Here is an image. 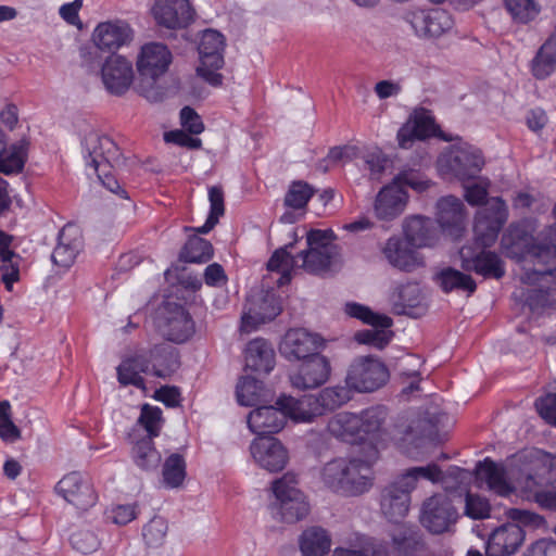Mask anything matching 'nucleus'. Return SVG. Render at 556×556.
<instances>
[{
    "instance_id": "obj_13",
    "label": "nucleus",
    "mask_w": 556,
    "mask_h": 556,
    "mask_svg": "<svg viewBox=\"0 0 556 556\" xmlns=\"http://www.w3.org/2000/svg\"><path fill=\"white\" fill-rule=\"evenodd\" d=\"M364 454L359 457L346 459L348 469L344 470L343 494L359 495L371 485L370 467L379 457L376 445L364 444Z\"/></svg>"
},
{
    "instance_id": "obj_61",
    "label": "nucleus",
    "mask_w": 556,
    "mask_h": 556,
    "mask_svg": "<svg viewBox=\"0 0 556 556\" xmlns=\"http://www.w3.org/2000/svg\"><path fill=\"white\" fill-rule=\"evenodd\" d=\"M388 164V159L381 152H371L364 157V168L369 172L370 179L380 180Z\"/></svg>"
},
{
    "instance_id": "obj_29",
    "label": "nucleus",
    "mask_w": 556,
    "mask_h": 556,
    "mask_svg": "<svg viewBox=\"0 0 556 556\" xmlns=\"http://www.w3.org/2000/svg\"><path fill=\"white\" fill-rule=\"evenodd\" d=\"M140 354H147L150 361V369L148 375L159 378H167L174 374L179 367V358L175 349L168 344H157Z\"/></svg>"
},
{
    "instance_id": "obj_50",
    "label": "nucleus",
    "mask_w": 556,
    "mask_h": 556,
    "mask_svg": "<svg viewBox=\"0 0 556 556\" xmlns=\"http://www.w3.org/2000/svg\"><path fill=\"white\" fill-rule=\"evenodd\" d=\"M326 341L319 334L315 333V387L328 382L332 372L330 357L320 353Z\"/></svg>"
},
{
    "instance_id": "obj_6",
    "label": "nucleus",
    "mask_w": 556,
    "mask_h": 556,
    "mask_svg": "<svg viewBox=\"0 0 556 556\" xmlns=\"http://www.w3.org/2000/svg\"><path fill=\"white\" fill-rule=\"evenodd\" d=\"M388 409L383 405L367 407L358 413L362 443L370 441L384 443L388 441L405 440L412 432L409 426L404 424H390Z\"/></svg>"
},
{
    "instance_id": "obj_9",
    "label": "nucleus",
    "mask_w": 556,
    "mask_h": 556,
    "mask_svg": "<svg viewBox=\"0 0 556 556\" xmlns=\"http://www.w3.org/2000/svg\"><path fill=\"white\" fill-rule=\"evenodd\" d=\"M225 37L215 29H205L200 38L198 51L200 65L197 73L210 85L217 87L223 83L218 71L224 65Z\"/></svg>"
},
{
    "instance_id": "obj_15",
    "label": "nucleus",
    "mask_w": 556,
    "mask_h": 556,
    "mask_svg": "<svg viewBox=\"0 0 556 556\" xmlns=\"http://www.w3.org/2000/svg\"><path fill=\"white\" fill-rule=\"evenodd\" d=\"M439 162L443 170L459 180L476 178L484 165L481 152L472 147L455 148L442 156Z\"/></svg>"
},
{
    "instance_id": "obj_38",
    "label": "nucleus",
    "mask_w": 556,
    "mask_h": 556,
    "mask_svg": "<svg viewBox=\"0 0 556 556\" xmlns=\"http://www.w3.org/2000/svg\"><path fill=\"white\" fill-rule=\"evenodd\" d=\"M194 325L189 313L180 305H176L166 317L165 334L169 341L182 343L193 333Z\"/></svg>"
},
{
    "instance_id": "obj_5",
    "label": "nucleus",
    "mask_w": 556,
    "mask_h": 556,
    "mask_svg": "<svg viewBox=\"0 0 556 556\" xmlns=\"http://www.w3.org/2000/svg\"><path fill=\"white\" fill-rule=\"evenodd\" d=\"M281 355L288 361H302L305 371L291 375L290 380L294 389L311 391L313 376L309 365L313 357V334L304 328L289 329L279 344Z\"/></svg>"
},
{
    "instance_id": "obj_56",
    "label": "nucleus",
    "mask_w": 556,
    "mask_h": 556,
    "mask_svg": "<svg viewBox=\"0 0 556 556\" xmlns=\"http://www.w3.org/2000/svg\"><path fill=\"white\" fill-rule=\"evenodd\" d=\"M392 182H396L400 188L409 187L416 192H425L431 186L432 181L417 170H403L397 174Z\"/></svg>"
},
{
    "instance_id": "obj_12",
    "label": "nucleus",
    "mask_w": 556,
    "mask_h": 556,
    "mask_svg": "<svg viewBox=\"0 0 556 556\" xmlns=\"http://www.w3.org/2000/svg\"><path fill=\"white\" fill-rule=\"evenodd\" d=\"M458 514L452 501L444 494H434L421 506L419 520L430 533L448 532L456 523Z\"/></svg>"
},
{
    "instance_id": "obj_23",
    "label": "nucleus",
    "mask_w": 556,
    "mask_h": 556,
    "mask_svg": "<svg viewBox=\"0 0 556 556\" xmlns=\"http://www.w3.org/2000/svg\"><path fill=\"white\" fill-rule=\"evenodd\" d=\"M381 252L392 267L402 271L409 273L424 266L422 257L404 238L397 236L390 237L386 241Z\"/></svg>"
},
{
    "instance_id": "obj_49",
    "label": "nucleus",
    "mask_w": 556,
    "mask_h": 556,
    "mask_svg": "<svg viewBox=\"0 0 556 556\" xmlns=\"http://www.w3.org/2000/svg\"><path fill=\"white\" fill-rule=\"evenodd\" d=\"M263 384L252 377L242 378L237 384V400L242 406H254L261 401Z\"/></svg>"
},
{
    "instance_id": "obj_27",
    "label": "nucleus",
    "mask_w": 556,
    "mask_h": 556,
    "mask_svg": "<svg viewBox=\"0 0 556 556\" xmlns=\"http://www.w3.org/2000/svg\"><path fill=\"white\" fill-rule=\"evenodd\" d=\"M410 24L419 36L438 38L453 27V18L443 9L419 10L412 13Z\"/></svg>"
},
{
    "instance_id": "obj_37",
    "label": "nucleus",
    "mask_w": 556,
    "mask_h": 556,
    "mask_svg": "<svg viewBox=\"0 0 556 556\" xmlns=\"http://www.w3.org/2000/svg\"><path fill=\"white\" fill-rule=\"evenodd\" d=\"M150 369V361L147 354L138 353L136 356L125 359L117 367V379L123 386H135L144 389V379L141 372L147 374Z\"/></svg>"
},
{
    "instance_id": "obj_10",
    "label": "nucleus",
    "mask_w": 556,
    "mask_h": 556,
    "mask_svg": "<svg viewBox=\"0 0 556 556\" xmlns=\"http://www.w3.org/2000/svg\"><path fill=\"white\" fill-rule=\"evenodd\" d=\"M281 313V302L273 287L251 293L247 298L241 316L240 330L255 331L261 325L275 319Z\"/></svg>"
},
{
    "instance_id": "obj_64",
    "label": "nucleus",
    "mask_w": 556,
    "mask_h": 556,
    "mask_svg": "<svg viewBox=\"0 0 556 556\" xmlns=\"http://www.w3.org/2000/svg\"><path fill=\"white\" fill-rule=\"evenodd\" d=\"M137 517L136 505L125 504L117 505L110 509L108 518L114 523L125 526Z\"/></svg>"
},
{
    "instance_id": "obj_34",
    "label": "nucleus",
    "mask_w": 556,
    "mask_h": 556,
    "mask_svg": "<svg viewBox=\"0 0 556 556\" xmlns=\"http://www.w3.org/2000/svg\"><path fill=\"white\" fill-rule=\"evenodd\" d=\"M358 413L341 412L328 421V431L337 439L351 444L362 443Z\"/></svg>"
},
{
    "instance_id": "obj_63",
    "label": "nucleus",
    "mask_w": 556,
    "mask_h": 556,
    "mask_svg": "<svg viewBox=\"0 0 556 556\" xmlns=\"http://www.w3.org/2000/svg\"><path fill=\"white\" fill-rule=\"evenodd\" d=\"M180 123L181 126L192 135H199L204 130L200 115L190 106L181 109Z\"/></svg>"
},
{
    "instance_id": "obj_33",
    "label": "nucleus",
    "mask_w": 556,
    "mask_h": 556,
    "mask_svg": "<svg viewBox=\"0 0 556 556\" xmlns=\"http://www.w3.org/2000/svg\"><path fill=\"white\" fill-rule=\"evenodd\" d=\"M391 542L394 551L403 556H414L426 547L418 527L407 523L401 525L391 533Z\"/></svg>"
},
{
    "instance_id": "obj_48",
    "label": "nucleus",
    "mask_w": 556,
    "mask_h": 556,
    "mask_svg": "<svg viewBox=\"0 0 556 556\" xmlns=\"http://www.w3.org/2000/svg\"><path fill=\"white\" fill-rule=\"evenodd\" d=\"M26 149L24 143L14 144L9 151L0 154V172L5 175L20 173L25 163Z\"/></svg>"
},
{
    "instance_id": "obj_35",
    "label": "nucleus",
    "mask_w": 556,
    "mask_h": 556,
    "mask_svg": "<svg viewBox=\"0 0 556 556\" xmlns=\"http://www.w3.org/2000/svg\"><path fill=\"white\" fill-rule=\"evenodd\" d=\"M139 429H134L131 447V459L135 465L144 471H154L159 468L162 456L161 453L155 448L153 439L141 438L136 439V433Z\"/></svg>"
},
{
    "instance_id": "obj_36",
    "label": "nucleus",
    "mask_w": 556,
    "mask_h": 556,
    "mask_svg": "<svg viewBox=\"0 0 556 556\" xmlns=\"http://www.w3.org/2000/svg\"><path fill=\"white\" fill-rule=\"evenodd\" d=\"M352 400V390L345 386L325 387L315 394V416L334 412Z\"/></svg>"
},
{
    "instance_id": "obj_3",
    "label": "nucleus",
    "mask_w": 556,
    "mask_h": 556,
    "mask_svg": "<svg viewBox=\"0 0 556 556\" xmlns=\"http://www.w3.org/2000/svg\"><path fill=\"white\" fill-rule=\"evenodd\" d=\"M299 422L313 420V401L311 394L302 399L282 395L276 406H260L248 416V427L258 437L270 435L283 429L287 418Z\"/></svg>"
},
{
    "instance_id": "obj_30",
    "label": "nucleus",
    "mask_w": 556,
    "mask_h": 556,
    "mask_svg": "<svg viewBox=\"0 0 556 556\" xmlns=\"http://www.w3.org/2000/svg\"><path fill=\"white\" fill-rule=\"evenodd\" d=\"M410 504V495L403 492L397 484H388L381 491L380 509L381 513L390 521H399L403 519L408 510Z\"/></svg>"
},
{
    "instance_id": "obj_19",
    "label": "nucleus",
    "mask_w": 556,
    "mask_h": 556,
    "mask_svg": "<svg viewBox=\"0 0 556 556\" xmlns=\"http://www.w3.org/2000/svg\"><path fill=\"white\" fill-rule=\"evenodd\" d=\"M134 31L129 24L122 20L99 23L92 31V42L103 52H114L131 42Z\"/></svg>"
},
{
    "instance_id": "obj_60",
    "label": "nucleus",
    "mask_w": 556,
    "mask_h": 556,
    "mask_svg": "<svg viewBox=\"0 0 556 556\" xmlns=\"http://www.w3.org/2000/svg\"><path fill=\"white\" fill-rule=\"evenodd\" d=\"M465 513L472 519L486 518L490 515V504L485 498L468 492L466 494Z\"/></svg>"
},
{
    "instance_id": "obj_24",
    "label": "nucleus",
    "mask_w": 556,
    "mask_h": 556,
    "mask_svg": "<svg viewBox=\"0 0 556 556\" xmlns=\"http://www.w3.org/2000/svg\"><path fill=\"white\" fill-rule=\"evenodd\" d=\"M331 229H315V275H327L340 266V249Z\"/></svg>"
},
{
    "instance_id": "obj_1",
    "label": "nucleus",
    "mask_w": 556,
    "mask_h": 556,
    "mask_svg": "<svg viewBox=\"0 0 556 556\" xmlns=\"http://www.w3.org/2000/svg\"><path fill=\"white\" fill-rule=\"evenodd\" d=\"M508 218L505 202L495 197L488 206L478 210L473 224V245H464L459 250L460 266L465 271H473L484 279H501L505 276V263L501 256L486 250L492 247Z\"/></svg>"
},
{
    "instance_id": "obj_21",
    "label": "nucleus",
    "mask_w": 556,
    "mask_h": 556,
    "mask_svg": "<svg viewBox=\"0 0 556 556\" xmlns=\"http://www.w3.org/2000/svg\"><path fill=\"white\" fill-rule=\"evenodd\" d=\"M437 222L446 235L460 238L466 229L464 203L453 195L441 198L437 203Z\"/></svg>"
},
{
    "instance_id": "obj_52",
    "label": "nucleus",
    "mask_w": 556,
    "mask_h": 556,
    "mask_svg": "<svg viewBox=\"0 0 556 556\" xmlns=\"http://www.w3.org/2000/svg\"><path fill=\"white\" fill-rule=\"evenodd\" d=\"M505 7L514 21L526 24L539 13L535 0H505Z\"/></svg>"
},
{
    "instance_id": "obj_46",
    "label": "nucleus",
    "mask_w": 556,
    "mask_h": 556,
    "mask_svg": "<svg viewBox=\"0 0 556 556\" xmlns=\"http://www.w3.org/2000/svg\"><path fill=\"white\" fill-rule=\"evenodd\" d=\"M162 425V409L157 406H151L149 404L142 405L137 427L142 428L147 432L144 438L154 439L159 437Z\"/></svg>"
},
{
    "instance_id": "obj_18",
    "label": "nucleus",
    "mask_w": 556,
    "mask_h": 556,
    "mask_svg": "<svg viewBox=\"0 0 556 556\" xmlns=\"http://www.w3.org/2000/svg\"><path fill=\"white\" fill-rule=\"evenodd\" d=\"M55 491L65 501L80 509H87L97 502V495L89 479L78 471L65 475L56 483Z\"/></svg>"
},
{
    "instance_id": "obj_41",
    "label": "nucleus",
    "mask_w": 556,
    "mask_h": 556,
    "mask_svg": "<svg viewBox=\"0 0 556 556\" xmlns=\"http://www.w3.org/2000/svg\"><path fill=\"white\" fill-rule=\"evenodd\" d=\"M13 237L0 229V260L3 265L2 281L8 290H11L12 285L20 278L18 265L13 263V258L18 257L11 249Z\"/></svg>"
},
{
    "instance_id": "obj_53",
    "label": "nucleus",
    "mask_w": 556,
    "mask_h": 556,
    "mask_svg": "<svg viewBox=\"0 0 556 556\" xmlns=\"http://www.w3.org/2000/svg\"><path fill=\"white\" fill-rule=\"evenodd\" d=\"M21 437V430L12 421L10 402H0V439L5 443H14Z\"/></svg>"
},
{
    "instance_id": "obj_4",
    "label": "nucleus",
    "mask_w": 556,
    "mask_h": 556,
    "mask_svg": "<svg viewBox=\"0 0 556 556\" xmlns=\"http://www.w3.org/2000/svg\"><path fill=\"white\" fill-rule=\"evenodd\" d=\"M300 477L294 471H287L271 482V491L276 498L273 505L280 520L294 523L305 518L311 511L307 497L300 490Z\"/></svg>"
},
{
    "instance_id": "obj_40",
    "label": "nucleus",
    "mask_w": 556,
    "mask_h": 556,
    "mask_svg": "<svg viewBox=\"0 0 556 556\" xmlns=\"http://www.w3.org/2000/svg\"><path fill=\"white\" fill-rule=\"evenodd\" d=\"M404 239L415 249L431 245L433 242L430 222L420 216H413L405 220Z\"/></svg>"
},
{
    "instance_id": "obj_57",
    "label": "nucleus",
    "mask_w": 556,
    "mask_h": 556,
    "mask_svg": "<svg viewBox=\"0 0 556 556\" xmlns=\"http://www.w3.org/2000/svg\"><path fill=\"white\" fill-rule=\"evenodd\" d=\"M387 328L375 327V329H365L355 332L354 339L361 344H367L376 349L382 350L386 348L392 337Z\"/></svg>"
},
{
    "instance_id": "obj_26",
    "label": "nucleus",
    "mask_w": 556,
    "mask_h": 556,
    "mask_svg": "<svg viewBox=\"0 0 556 556\" xmlns=\"http://www.w3.org/2000/svg\"><path fill=\"white\" fill-rule=\"evenodd\" d=\"M407 202V192L391 181L376 195L375 215L380 220H393L404 213Z\"/></svg>"
},
{
    "instance_id": "obj_28",
    "label": "nucleus",
    "mask_w": 556,
    "mask_h": 556,
    "mask_svg": "<svg viewBox=\"0 0 556 556\" xmlns=\"http://www.w3.org/2000/svg\"><path fill=\"white\" fill-rule=\"evenodd\" d=\"M541 470L546 475V483L544 489L543 482L538 480L541 475H528L525 480V489L534 494L535 502L543 508L556 510V463L549 468L542 466Z\"/></svg>"
},
{
    "instance_id": "obj_47",
    "label": "nucleus",
    "mask_w": 556,
    "mask_h": 556,
    "mask_svg": "<svg viewBox=\"0 0 556 556\" xmlns=\"http://www.w3.org/2000/svg\"><path fill=\"white\" fill-rule=\"evenodd\" d=\"M348 469V463L344 458L333 459L324 467L321 480L326 486L334 492L343 494L344 470Z\"/></svg>"
},
{
    "instance_id": "obj_16",
    "label": "nucleus",
    "mask_w": 556,
    "mask_h": 556,
    "mask_svg": "<svg viewBox=\"0 0 556 556\" xmlns=\"http://www.w3.org/2000/svg\"><path fill=\"white\" fill-rule=\"evenodd\" d=\"M156 24L167 29L187 28L194 20L189 0H156L152 7Z\"/></svg>"
},
{
    "instance_id": "obj_32",
    "label": "nucleus",
    "mask_w": 556,
    "mask_h": 556,
    "mask_svg": "<svg viewBox=\"0 0 556 556\" xmlns=\"http://www.w3.org/2000/svg\"><path fill=\"white\" fill-rule=\"evenodd\" d=\"M245 366L252 371L270 372L275 366L273 346L262 338L250 341L245 349Z\"/></svg>"
},
{
    "instance_id": "obj_42",
    "label": "nucleus",
    "mask_w": 556,
    "mask_h": 556,
    "mask_svg": "<svg viewBox=\"0 0 556 556\" xmlns=\"http://www.w3.org/2000/svg\"><path fill=\"white\" fill-rule=\"evenodd\" d=\"M187 476L186 462L182 455L173 453L166 457L162 467L161 483L165 489H177L182 485Z\"/></svg>"
},
{
    "instance_id": "obj_8",
    "label": "nucleus",
    "mask_w": 556,
    "mask_h": 556,
    "mask_svg": "<svg viewBox=\"0 0 556 556\" xmlns=\"http://www.w3.org/2000/svg\"><path fill=\"white\" fill-rule=\"evenodd\" d=\"M389 380L387 366L377 357L358 356L349 365L345 384L355 392L370 393Z\"/></svg>"
},
{
    "instance_id": "obj_55",
    "label": "nucleus",
    "mask_w": 556,
    "mask_h": 556,
    "mask_svg": "<svg viewBox=\"0 0 556 556\" xmlns=\"http://www.w3.org/2000/svg\"><path fill=\"white\" fill-rule=\"evenodd\" d=\"M167 530L166 520L154 517L143 527L142 535L149 546L159 547L164 543Z\"/></svg>"
},
{
    "instance_id": "obj_62",
    "label": "nucleus",
    "mask_w": 556,
    "mask_h": 556,
    "mask_svg": "<svg viewBox=\"0 0 556 556\" xmlns=\"http://www.w3.org/2000/svg\"><path fill=\"white\" fill-rule=\"evenodd\" d=\"M539 415L549 425L556 427V393H549L535 401Z\"/></svg>"
},
{
    "instance_id": "obj_51",
    "label": "nucleus",
    "mask_w": 556,
    "mask_h": 556,
    "mask_svg": "<svg viewBox=\"0 0 556 556\" xmlns=\"http://www.w3.org/2000/svg\"><path fill=\"white\" fill-rule=\"evenodd\" d=\"M402 313L414 316L413 309H420L424 300L421 289L416 282H408L399 289Z\"/></svg>"
},
{
    "instance_id": "obj_25",
    "label": "nucleus",
    "mask_w": 556,
    "mask_h": 556,
    "mask_svg": "<svg viewBox=\"0 0 556 556\" xmlns=\"http://www.w3.org/2000/svg\"><path fill=\"white\" fill-rule=\"evenodd\" d=\"M83 247L84 240L80 228L74 224H66L59 232L58 244L51 255L52 262L67 269L75 263Z\"/></svg>"
},
{
    "instance_id": "obj_45",
    "label": "nucleus",
    "mask_w": 556,
    "mask_h": 556,
    "mask_svg": "<svg viewBox=\"0 0 556 556\" xmlns=\"http://www.w3.org/2000/svg\"><path fill=\"white\" fill-rule=\"evenodd\" d=\"M212 256V244L200 237L190 238L180 253V258L187 263H206Z\"/></svg>"
},
{
    "instance_id": "obj_22",
    "label": "nucleus",
    "mask_w": 556,
    "mask_h": 556,
    "mask_svg": "<svg viewBox=\"0 0 556 556\" xmlns=\"http://www.w3.org/2000/svg\"><path fill=\"white\" fill-rule=\"evenodd\" d=\"M526 532L520 525L506 522L495 528L486 542L489 556H510L522 545Z\"/></svg>"
},
{
    "instance_id": "obj_20",
    "label": "nucleus",
    "mask_w": 556,
    "mask_h": 556,
    "mask_svg": "<svg viewBox=\"0 0 556 556\" xmlns=\"http://www.w3.org/2000/svg\"><path fill=\"white\" fill-rule=\"evenodd\" d=\"M172 63V53L166 45L149 42L141 47L137 58V70L144 78L157 79Z\"/></svg>"
},
{
    "instance_id": "obj_11",
    "label": "nucleus",
    "mask_w": 556,
    "mask_h": 556,
    "mask_svg": "<svg viewBox=\"0 0 556 556\" xmlns=\"http://www.w3.org/2000/svg\"><path fill=\"white\" fill-rule=\"evenodd\" d=\"M86 166L92 172L115 168L124 164L122 152L109 136L91 132L83 141Z\"/></svg>"
},
{
    "instance_id": "obj_14",
    "label": "nucleus",
    "mask_w": 556,
    "mask_h": 556,
    "mask_svg": "<svg viewBox=\"0 0 556 556\" xmlns=\"http://www.w3.org/2000/svg\"><path fill=\"white\" fill-rule=\"evenodd\" d=\"M104 89L112 96L122 97L131 87L135 72L131 61L119 54H112L103 62L100 71Z\"/></svg>"
},
{
    "instance_id": "obj_59",
    "label": "nucleus",
    "mask_w": 556,
    "mask_h": 556,
    "mask_svg": "<svg viewBox=\"0 0 556 556\" xmlns=\"http://www.w3.org/2000/svg\"><path fill=\"white\" fill-rule=\"evenodd\" d=\"M71 544L74 549L83 554H90L98 549L100 542L93 532L78 530L71 535Z\"/></svg>"
},
{
    "instance_id": "obj_39",
    "label": "nucleus",
    "mask_w": 556,
    "mask_h": 556,
    "mask_svg": "<svg viewBox=\"0 0 556 556\" xmlns=\"http://www.w3.org/2000/svg\"><path fill=\"white\" fill-rule=\"evenodd\" d=\"M434 280L445 293L452 291H464L470 295L477 289V283L470 275L452 267H446L440 270L435 275Z\"/></svg>"
},
{
    "instance_id": "obj_2",
    "label": "nucleus",
    "mask_w": 556,
    "mask_h": 556,
    "mask_svg": "<svg viewBox=\"0 0 556 556\" xmlns=\"http://www.w3.org/2000/svg\"><path fill=\"white\" fill-rule=\"evenodd\" d=\"M536 223L521 219L511 223L501 239V248L509 258L520 261L527 255L533 258L531 275L548 283V290L556 293V224L541 231L536 237Z\"/></svg>"
},
{
    "instance_id": "obj_44",
    "label": "nucleus",
    "mask_w": 556,
    "mask_h": 556,
    "mask_svg": "<svg viewBox=\"0 0 556 556\" xmlns=\"http://www.w3.org/2000/svg\"><path fill=\"white\" fill-rule=\"evenodd\" d=\"M344 313L372 327L389 328L392 326V319L389 316L377 314L368 306L356 302H348L344 305Z\"/></svg>"
},
{
    "instance_id": "obj_31",
    "label": "nucleus",
    "mask_w": 556,
    "mask_h": 556,
    "mask_svg": "<svg viewBox=\"0 0 556 556\" xmlns=\"http://www.w3.org/2000/svg\"><path fill=\"white\" fill-rule=\"evenodd\" d=\"M476 477L484 481L488 488L498 495L506 496L514 491L513 485L507 481L505 467L490 458L477 464Z\"/></svg>"
},
{
    "instance_id": "obj_54",
    "label": "nucleus",
    "mask_w": 556,
    "mask_h": 556,
    "mask_svg": "<svg viewBox=\"0 0 556 556\" xmlns=\"http://www.w3.org/2000/svg\"><path fill=\"white\" fill-rule=\"evenodd\" d=\"M312 195L313 189L309 185L294 181L286 193L285 204L293 210H301L306 206Z\"/></svg>"
},
{
    "instance_id": "obj_17",
    "label": "nucleus",
    "mask_w": 556,
    "mask_h": 556,
    "mask_svg": "<svg viewBox=\"0 0 556 556\" xmlns=\"http://www.w3.org/2000/svg\"><path fill=\"white\" fill-rule=\"evenodd\" d=\"M250 451L255 463L269 472L282 470L289 460L287 448L282 443L271 437H257L250 445Z\"/></svg>"
},
{
    "instance_id": "obj_43",
    "label": "nucleus",
    "mask_w": 556,
    "mask_h": 556,
    "mask_svg": "<svg viewBox=\"0 0 556 556\" xmlns=\"http://www.w3.org/2000/svg\"><path fill=\"white\" fill-rule=\"evenodd\" d=\"M532 73L535 78L544 79L548 77L556 68V45L555 42L545 41L534 59L532 60Z\"/></svg>"
},
{
    "instance_id": "obj_58",
    "label": "nucleus",
    "mask_w": 556,
    "mask_h": 556,
    "mask_svg": "<svg viewBox=\"0 0 556 556\" xmlns=\"http://www.w3.org/2000/svg\"><path fill=\"white\" fill-rule=\"evenodd\" d=\"M506 516L511 520V523L529 527L532 529H539L545 526V519L533 511L520 508H509L506 511Z\"/></svg>"
},
{
    "instance_id": "obj_7",
    "label": "nucleus",
    "mask_w": 556,
    "mask_h": 556,
    "mask_svg": "<svg viewBox=\"0 0 556 556\" xmlns=\"http://www.w3.org/2000/svg\"><path fill=\"white\" fill-rule=\"evenodd\" d=\"M307 249L301 251L295 256L288 252V247L280 248L274 252L267 262V270L269 271L263 280L264 288H271L275 281L277 287H282L291 281V271L295 268H303L311 273L313 264L309 260L313 251V228L306 231Z\"/></svg>"
}]
</instances>
